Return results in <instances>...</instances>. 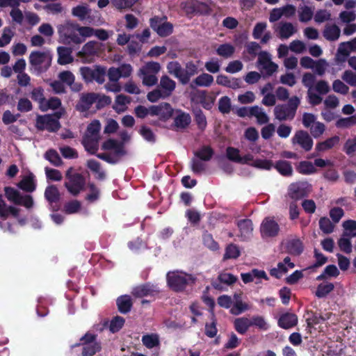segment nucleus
<instances>
[{
    "label": "nucleus",
    "mask_w": 356,
    "mask_h": 356,
    "mask_svg": "<svg viewBox=\"0 0 356 356\" xmlns=\"http://www.w3.org/2000/svg\"><path fill=\"white\" fill-rule=\"evenodd\" d=\"M167 284L173 291H184L188 286L195 283L196 278L192 274L182 270L170 271L166 275Z\"/></svg>",
    "instance_id": "f257e3e1"
},
{
    "label": "nucleus",
    "mask_w": 356,
    "mask_h": 356,
    "mask_svg": "<svg viewBox=\"0 0 356 356\" xmlns=\"http://www.w3.org/2000/svg\"><path fill=\"white\" fill-rule=\"evenodd\" d=\"M101 129L100 122L97 120L92 121L87 127L86 132L83 139V144L86 150L94 154L98 149V140Z\"/></svg>",
    "instance_id": "f03ea898"
},
{
    "label": "nucleus",
    "mask_w": 356,
    "mask_h": 356,
    "mask_svg": "<svg viewBox=\"0 0 356 356\" xmlns=\"http://www.w3.org/2000/svg\"><path fill=\"white\" fill-rule=\"evenodd\" d=\"M79 25L66 22L58 28L60 39L65 44H81L83 42V38L79 35Z\"/></svg>",
    "instance_id": "7ed1b4c3"
},
{
    "label": "nucleus",
    "mask_w": 356,
    "mask_h": 356,
    "mask_svg": "<svg viewBox=\"0 0 356 356\" xmlns=\"http://www.w3.org/2000/svg\"><path fill=\"white\" fill-rule=\"evenodd\" d=\"M160 70L161 65L159 63L147 62L139 69L138 75L142 79L144 86H152L158 81L156 74L159 73Z\"/></svg>",
    "instance_id": "20e7f679"
},
{
    "label": "nucleus",
    "mask_w": 356,
    "mask_h": 356,
    "mask_svg": "<svg viewBox=\"0 0 356 356\" xmlns=\"http://www.w3.org/2000/svg\"><path fill=\"white\" fill-rule=\"evenodd\" d=\"M52 54L49 51H34L30 54L29 63L38 72H45L51 65Z\"/></svg>",
    "instance_id": "39448f33"
},
{
    "label": "nucleus",
    "mask_w": 356,
    "mask_h": 356,
    "mask_svg": "<svg viewBox=\"0 0 356 356\" xmlns=\"http://www.w3.org/2000/svg\"><path fill=\"white\" fill-rule=\"evenodd\" d=\"M65 113L63 108H60L57 112L55 113L56 119H54L51 115H44L43 116H38L36 121V127L41 130H48L54 131L57 130L59 127L58 119Z\"/></svg>",
    "instance_id": "423d86ee"
},
{
    "label": "nucleus",
    "mask_w": 356,
    "mask_h": 356,
    "mask_svg": "<svg viewBox=\"0 0 356 356\" xmlns=\"http://www.w3.org/2000/svg\"><path fill=\"white\" fill-rule=\"evenodd\" d=\"M72 168H70L66 172V178L67 181H65V186L67 188L69 193L73 195H78L83 189L85 186V180L82 175L80 174H74Z\"/></svg>",
    "instance_id": "0eeeda50"
},
{
    "label": "nucleus",
    "mask_w": 356,
    "mask_h": 356,
    "mask_svg": "<svg viewBox=\"0 0 356 356\" xmlns=\"http://www.w3.org/2000/svg\"><path fill=\"white\" fill-rule=\"evenodd\" d=\"M311 192V186L307 182L291 184L288 188L287 197L293 201L300 200Z\"/></svg>",
    "instance_id": "6e6552de"
},
{
    "label": "nucleus",
    "mask_w": 356,
    "mask_h": 356,
    "mask_svg": "<svg viewBox=\"0 0 356 356\" xmlns=\"http://www.w3.org/2000/svg\"><path fill=\"white\" fill-rule=\"evenodd\" d=\"M101 44L96 41H89L86 43L77 53V56L83 63L92 60V57L97 56L101 50Z\"/></svg>",
    "instance_id": "1a4fd4ad"
},
{
    "label": "nucleus",
    "mask_w": 356,
    "mask_h": 356,
    "mask_svg": "<svg viewBox=\"0 0 356 356\" xmlns=\"http://www.w3.org/2000/svg\"><path fill=\"white\" fill-rule=\"evenodd\" d=\"M355 51H356V38L350 41L340 43L335 56L336 63L345 62L348 56Z\"/></svg>",
    "instance_id": "9d476101"
},
{
    "label": "nucleus",
    "mask_w": 356,
    "mask_h": 356,
    "mask_svg": "<svg viewBox=\"0 0 356 356\" xmlns=\"http://www.w3.org/2000/svg\"><path fill=\"white\" fill-rule=\"evenodd\" d=\"M83 341V352L84 356H92L101 349L99 343L96 341L95 335L86 334L81 338Z\"/></svg>",
    "instance_id": "9b49d317"
},
{
    "label": "nucleus",
    "mask_w": 356,
    "mask_h": 356,
    "mask_svg": "<svg viewBox=\"0 0 356 356\" xmlns=\"http://www.w3.org/2000/svg\"><path fill=\"white\" fill-rule=\"evenodd\" d=\"M257 64L258 67L265 70L268 76L272 75L278 69V65L271 60V56L266 51L259 54Z\"/></svg>",
    "instance_id": "f8f14e48"
},
{
    "label": "nucleus",
    "mask_w": 356,
    "mask_h": 356,
    "mask_svg": "<svg viewBox=\"0 0 356 356\" xmlns=\"http://www.w3.org/2000/svg\"><path fill=\"white\" fill-rule=\"evenodd\" d=\"M279 230L278 224L273 219L269 218H265L260 226L261 235L264 238L277 236Z\"/></svg>",
    "instance_id": "ddd939ff"
},
{
    "label": "nucleus",
    "mask_w": 356,
    "mask_h": 356,
    "mask_svg": "<svg viewBox=\"0 0 356 356\" xmlns=\"http://www.w3.org/2000/svg\"><path fill=\"white\" fill-rule=\"evenodd\" d=\"M275 31L280 39L286 40L296 34L298 29L291 22H281L275 26Z\"/></svg>",
    "instance_id": "4468645a"
},
{
    "label": "nucleus",
    "mask_w": 356,
    "mask_h": 356,
    "mask_svg": "<svg viewBox=\"0 0 356 356\" xmlns=\"http://www.w3.org/2000/svg\"><path fill=\"white\" fill-rule=\"evenodd\" d=\"M292 143L298 144L305 151H309L313 146V140L305 131H298L292 138Z\"/></svg>",
    "instance_id": "2eb2a0df"
},
{
    "label": "nucleus",
    "mask_w": 356,
    "mask_h": 356,
    "mask_svg": "<svg viewBox=\"0 0 356 356\" xmlns=\"http://www.w3.org/2000/svg\"><path fill=\"white\" fill-rule=\"evenodd\" d=\"M151 27L162 37L167 36L172 32V26L168 22H163L157 18L151 19Z\"/></svg>",
    "instance_id": "dca6fc26"
},
{
    "label": "nucleus",
    "mask_w": 356,
    "mask_h": 356,
    "mask_svg": "<svg viewBox=\"0 0 356 356\" xmlns=\"http://www.w3.org/2000/svg\"><path fill=\"white\" fill-rule=\"evenodd\" d=\"M17 187L24 191L28 193L33 192L36 188V181L35 175L31 172L24 175L22 180L17 184Z\"/></svg>",
    "instance_id": "f3484780"
},
{
    "label": "nucleus",
    "mask_w": 356,
    "mask_h": 356,
    "mask_svg": "<svg viewBox=\"0 0 356 356\" xmlns=\"http://www.w3.org/2000/svg\"><path fill=\"white\" fill-rule=\"evenodd\" d=\"M172 115V108L168 103H162L159 105L152 106V115L159 117L161 120H168Z\"/></svg>",
    "instance_id": "a211bd4d"
},
{
    "label": "nucleus",
    "mask_w": 356,
    "mask_h": 356,
    "mask_svg": "<svg viewBox=\"0 0 356 356\" xmlns=\"http://www.w3.org/2000/svg\"><path fill=\"white\" fill-rule=\"evenodd\" d=\"M93 92L81 95L76 106V110L81 113L87 112L91 108L92 105L95 104Z\"/></svg>",
    "instance_id": "6ab92c4d"
},
{
    "label": "nucleus",
    "mask_w": 356,
    "mask_h": 356,
    "mask_svg": "<svg viewBox=\"0 0 356 356\" xmlns=\"http://www.w3.org/2000/svg\"><path fill=\"white\" fill-rule=\"evenodd\" d=\"M275 116L279 120H291L295 116L294 108L286 105H278L274 109Z\"/></svg>",
    "instance_id": "aec40b11"
},
{
    "label": "nucleus",
    "mask_w": 356,
    "mask_h": 356,
    "mask_svg": "<svg viewBox=\"0 0 356 356\" xmlns=\"http://www.w3.org/2000/svg\"><path fill=\"white\" fill-rule=\"evenodd\" d=\"M294 264L291 262L290 258L286 257L282 262L277 264V268H273L270 270V274L277 278H280L286 274L289 269L294 268Z\"/></svg>",
    "instance_id": "412c9836"
},
{
    "label": "nucleus",
    "mask_w": 356,
    "mask_h": 356,
    "mask_svg": "<svg viewBox=\"0 0 356 356\" xmlns=\"http://www.w3.org/2000/svg\"><path fill=\"white\" fill-rule=\"evenodd\" d=\"M91 10L88 5H79L72 9V15L77 17L81 21H88L90 22Z\"/></svg>",
    "instance_id": "4be33fe9"
},
{
    "label": "nucleus",
    "mask_w": 356,
    "mask_h": 356,
    "mask_svg": "<svg viewBox=\"0 0 356 356\" xmlns=\"http://www.w3.org/2000/svg\"><path fill=\"white\" fill-rule=\"evenodd\" d=\"M102 149L105 151H109L116 156H121L124 154L123 145L114 139L106 140L102 144Z\"/></svg>",
    "instance_id": "5701e85b"
},
{
    "label": "nucleus",
    "mask_w": 356,
    "mask_h": 356,
    "mask_svg": "<svg viewBox=\"0 0 356 356\" xmlns=\"http://www.w3.org/2000/svg\"><path fill=\"white\" fill-rule=\"evenodd\" d=\"M216 83L218 85L223 86L234 90L241 88L242 82L238 78H229L228 76L220 74L216 77Z\"/></svg>",
    "instance_id": "b1692460"
},
{
    "label": "nucleus",
    "mask_w": 356,
    "mask_h": 356,
    "mask_svg": "<svg viewBox=\"0 0 356 356\" xmlns=\"http://www.w3.org/2000/svg\"><path fill=\"white\" fill-rule=\"evenodd\" d=\"M238 227L239 236L242 240L249 239L252 236L253 225L250 220L244 219L238 221Z\"/></svg>",
    "instance_id": "393cba45"
},
{
    "label": "nucleus",
    "mask_w": 356,
    "mask_h": 356,
    "mask_svg": "<svg viewBox=\"0 0 356 356\" xmlns=\"http://www.w3.org/2000/svg\"><path fill=\"white\" fill-rule=\"evenodd\" d=\"M168 72L179 79L182 83H186L188 81V77L184 76L181 65L177 61H171L167 65Z\"/></svg>",
    "instance_id": "a878e982"
},
{
    "label": "nucleus",
    "mask_w": 356,
    "mask_h": 356,
    "mask_svg": "<svg viewBox=\"0 0 356 356\" xmlns=\"http://www.w3.org/2000/svg\"><path fill=\"white\" fill-rule=\"evenodd\" d=\"M72 49L65 47H58L57 48L58 53V63L61 65L72 63L74 61V58L72 55Z\"/></svg>",
    "instance_id": "bb28decb"
},
{
    "label": "nucleus",
    "mask_w": 356,
    "mask_h": 356,
    "mask_svg": "<svg viewBox=\"0 0 356 356\" xmlns=\"http://www.w3.org/2000/svg\"><path fill=\"white\" fill-rule=\"evenodd\" d=\"M250 306L246 302L241 300V296L234 294L233 296V306L231 307L230 312L234 315H238L247 310Z\"/></svg>",
    "instance_id": "cd10ccee"
},
{
    "label": "nucleus",
    "mask_w": 356,
    "mask_h": 356,
    "mask_svg": "<svg viewBox=\"0 0 356 356\" xmlns=\"http://www.w3.org/2000/svg\"><path fill=\"white\" fill-rule=\"evenodd\" d=\"M58 78L63 83L70 86L74 91H79L81 89V84L74 83V76L70 71H63L59 73Z\"/></svg>",
    "instance_id": "c85d7f7f"
},
{
    "label": "nucleus",
    "mask_w": 356,
    "mask_h": 356,
    "mask_svg": "<svg viewBox=\"0 0 356 356\" xmlns=\"http://www.w3.org/2000/svg\"><path fill=\"white\" fill-rule=\"evenodd\" d=\"M250 115L251 117L256 118L257 122L259 124H266L269 121V117L264 109L259 106L250 107Z\"/></svg>",
    "instance_id": "c756f323"
},
{
    "label": "nucleus",
    "mask_w": 356,
    "mask_h": 356,
    "mask_svg": "<svg viewBox=\"0 0 356 356\" xmlns=\"http://www.w3.org/2000/svg\"><path fill=\"white\" fill-rule=\"evenodd\" d=\"M297 322L298 318L295 314L286 313L280 316L278 321V325L282 328L289 329L295 326Z\"/></svg>",
    "instance_id": "7c9ffc66"
},
{
    "label": "nucleus",
    "mask_w": 356,
    "mask_h": 356,
    "mask_svg": "<svg viewBox=\"0 0 356 356\" xmlns=\"http://www.w3.org/2000/svg\"><path fill=\"white\" fill-rule=\"evenodd\" d=\"M175 82L170 79L168 76H163L161 78L159 88L161 90L162 92H163L167 97L172 94L175 88Z\"/></svg>",
    "instance_id": "2f4dec72"
},
{
    "label": "nucleus",
    "mask_w": 356,
    "mask_h": 356,
    "mask_svg": "<svg viewBox=\"0 0 356 356\" xmlns=\"http://www.w3.org/2000/svg\"><path fill=\"white\" fill-rule=\"evenodd\" d=\"M341 33L340 29L335 24L325 26L323 34L325 38L330 41H335L339 39Z\"/></svg>",
    "instance_id": "473e14b6"
},
{
    "label": "nucleus",
    "mask_w": 356,
    "mask_h": 356,
    "mask_svg": "<svg viewBox=\"0 0 356 356\" xmlns=\"http://www.w3.org/2000/svg\"><path fill=\"white\" fill-rule=\"evenodd\" d=\"M130 98L124 95H118L115 97L113 108L118 113H121L127 109V105L130 103Z\"/></svg>",
    "instance_id": "72a5a7b5"
},
{
    "label": "nucleus",
    "mask_w": 356,
    "mask_h": 356,
    "mask_svg": "<svg viewBox=\"0 0 356 356\" xmlns=\"http://www.w3.org/2000/svg\"><path fill=\"white\" fill-rule=\"evenodd\" d=\"M158 290L156 286H150L149 284L140 285L134 289L133 293L137 297H143L149 295H153L157 292Z\"/></svg>",
    "instance_id": "f704fd0d"
},
{
    "label": "nucleus",
    "mask_w": 356,
    "mask_h": 356,
    "mask_svg": "<svg viewBox=\"0 0 356 356\" xmlns=\"http://www.w3.org/2000/svg\"><path fill=\"white\" fill-rule=\"evenodd\" d=\"M235 330L240 334H245L251 326V319L245 317L237 318L234 321Z\"/></svg>",
    "instance_id": "c9c22d12"
},
{
    "label": "nucleus",
    "mask_w": 356,
    "mask_h": 356,
    "mask_svg": "<svg viewBox=\"0 0 356 356\" xmlns=\"http://www.w3.org/2000/svg\"><path fill=\"white\" fill-rule=\"evenodd\" d=\"M213 82V77L207 73H202L197 76L191 84L199 87H209Z\"/></svg>",
    "instance_id": "e433bc0d"
},
{
    "label": "nucleus",
    "mask_w": 356,
    "mask_h": 356,
    "mask_svg": "<svg viewBox=\"0 0 356 356\" xmlns=\"http://www.w3.org/2000/svg\"><path fill=\"white\" fill-rule=\"evenodd\" d=\"M339 141L338 136H333L325 141L320 142L316 145V150L318 152H323L334 147Z\"/></svg>",
    "instance_id": "4c0bfd02"
},
{
    "label": "nucleus",
    "mask_w": 356,
    "mask_h": 356,
    "mask_svg": "<svg viewBox=\"0 0 356 356\" xmlns=\"http://www.w3.org/2000/svg\"><path fill=\"white\" fill-rule=\"evenodd\" d=\"M286 248L289 253L294 255L300 254L303 250L301 241L296 238L289 240L286 244Z\"/></svg>",
    "instance_id": "58836bf2"
},
{
    "label": "nucleus",
    "mask_w": 356,
    "mask_h": 356,
    "mask_svg": "<svg viewBox=\"0 0 356 356\" xmlns=\"http://www.w3.org/2000/svg\"><path fill=\"white\" fill-rule=\"evenodd\" d=\"M299 20L301 22L310 21L314 16V8L307 6H300L298 10Z\"/></svg>",
    "instance_id": "ea45409f"
},
{
    "label": "nucleus",
    "mask_w": 356,
    "mask_h": 356,
    "mask_svg": "<svg viewBox=\"0 0 356 356\" xmlns=\"http://www.w3.org/2000/svg\"><path fill=\"white\" fill-rule=\"evenodd\" d=\"M61 106V102L60 100L57 97H51L49 99H45L44 101L41 103V106L40 108L42 111H47L49 109H56V108H60Z\"/></svg>",
    "instance_id": "a19ab883"
},
{
    "label": "nucleus",
    "mask_w": 356,
    "mask_h": 356,
    "mask_svg": "<svg viewBox=\"0 0 356 356\" xmlns=\"http://www.w3.org/2000/svg\"><path fill=\"white\" fill-rule=\"evenodd\" d=\"M216 51L218 56L224 58H229L234 54L235 47L231 44L225 43L219 45Z\"/></svg>",
    "instance_id": "79ce46f5"
},
{
    "label": "nucleus",
    "mask_w": 356,
    "mask_h": 356,
    "mask_svg": "<svg viewBox=\"0 0 356 356\" xmlns=\"http://www.w3.org/2000/svg\"><path fill=\"white\" fill-rule=\"evenodd\" d=\"M343 228V234L348 237L356 236V221L353 220H346L342 223Z\"/></svg>",
    "instance_id": "37998d69"
},
{
    "label": "nucleus",
    "mask_w": 356,
    "mask_h": 356,
    "mask_svg": "<svg viewBox=\"0 0 356 356\" xmlns=\"http://www.w3.org/2000/svg\"><path fill=\"white\" fill-rule=\"evenodd\" d=\"M117 305L121 313H127L132 305L131 298L129 296H120L117 300Z\"/></svg>",
    "instance_id": "c03bdc74"
},
{
    "label": "nucleus",
    "mask_w": 356,
    "mask_h": 356,
    "mask_svg": "<svg viewBox=\"0 0 356 356\" xmlns=\"http://www.w3.org/2000/svg\"><path fill=\"white\" fill-rule=\"evenodd\" d=\"M231 99L227 96H223L218 100V110L223 114H228L232 111Z\"/></svg>",
    "instance_id": "a18cd8bd"
},
{
    "label": "nucleus",
    "mask_w": 356,
    "mask_h": 356,
    "mask_svg": "<svg viewBox=\"0 0 356 356\" xmlns=\"http://www.w3.org/2000/svg\"><path fill=\"white\" fill-rule=\"evenodd\" d=\"M328 67V62L324 58H321L316 60L313 70L317 75L323 76L326 72Z\"/></svg>",
    "instance_id": "49530a36"
},
{
    "label": "nucleus",
    "mask_w": 356,
    "mask_h": 356,
    "mask_svg": "<svg viewBox=\"0 0 356 356\" xmlns=\"http://www.w3.org/2000/svg\"><path fill=\"white\" fill-rule=\"evenodd\" d=\"M191 122V117L188 114L181 113L175 118V124L177 128H185Z\"/></svg>",
    "instance_id": "de8ad7c7"
},
{
    "label": "nucleus",
    "mask_w": 356,
    "mask_h": 356,
    "mask_svg": "<svg viewBox=\"0 0 356 356\" xmlns=\"http://www.w3.org/2000/svg\"><path fill=\"white\" fill-rule=\"evenodd\" d=\"M106 68L99 65L93 66L92 81L99 83H104L105 80Z\"/></svg>",
    "instance_id": "09e8293b"
},
{
    "label": "nucleus",
    "mask_w": 356,
    "mask_h": 356,
    "mask_svg": "<svg viewBox=\"0 0 356 356\" xmlns=\"http://www.w3.org/2000/svg\"><path fill=\"white\" fill-rule=\"evenodd\" d=\"M143 343L147 348H152L159 345V340L158 335L155 334H147L142 338Z\"/></svg>",
    "instance_id": "8fccbe9b"
},
{
    "label": "nucleus",
    "mask_w": 356,
    "mask_h": 356,
    "mask_svg": "<svg viewBox=\"0 0 356 356\" xmlns=\"http://www.w3.org/2000/svg\"><path fill=\"white\" fill-rule=\"evenodd\" d=\"M4 191L5 195L9 201L13 202L16 204L19 202V200L22 194L17 190L11 187H6Z\"/></svg>",
    "instance_id": "3c124183"
},
{
    "label": "nucleus",
    "mask_w": 356,
    "mask_h": 356,
    "mask_svg": "<svg viewBox=\"0 0 356 356\" xmlns=\"http://www.w3.org/2000/svg\"><path fill=\"white\" fill-rule=\"evenodd\" d=\"M44 196L49 202H56L59 199V192L54 186H48L44 192Z\"/></svg>",
    "instance_id": "603ef678"
},
{
    "label": "nucleus",
    "mask_w": 356,
    "mask_h": 356,
    "mask_svg": "<svg viewBox=\"0 0 356 356\" xmlns=\"http://www.w3.org/2000/svg\"><path fill=\"white\" fill-rule=\"evenodd\" d=\"M350 238L351 237L344 236L343 234L339 238L338 245L341 251L346 253H350L352 252V243Z\"/></svg>",
    "instance_id": "864d4df0"
},
{
    "label": "nucleus",
    "mask_w": 356,
    "mask_h": 356,
    "mask_svg": "<svg viewBox=\"0 0 356 356\" xmlns=\"http://www.w3.org/2000/svg\"><path fill=\"white\" fill-rule=\"evenodd\" d=\"M355 124L356 113L350 117L341 118L336 122V126L339 128H348Z\"/></svg>",
    "instance_id": "5fc2aeb1"
},
{
    "label": "nucleus",
    "mask_w": 356,
    "mask_h": 356,
    "mask_svg": "<svg viewBox=\"0 0 356 356\" xmlns=\"http://www.w3.org/2000/svg\"><path fill=\"white\" fill-rule=\"evenodd\" d=\"M334 289V285L332 283H323L318 285L316 291V296L318 298H323L327 296Z\"/></svg>",
    "instance_id": "6e6d98bb"
},
{
    "label": "nucleus",
    "mask_w": 356,
    "mask_h": 356,
    "mask_svg": "<svg viewBox=\"0 0 356 356\" xmlns=\"http://www.w3.org/2000/svg\"><path fill=\"white\" fill-rule=\"evenodd\" d=\"M298 170L301 174L309 175L314 173L316 168L312 163L309 161H302L298 165Z\"/></svg>",
    "instance_id": "4d7b16f0"
},
{
    "label": "nucleus",
    "mask_w": 356,
    "mask_h": 356,
    "mask_svg": "<svg viewBox=\"0 0 356 356\" xmlns=\"http://www.w3.org/2000/svg\"><path fill=\"white\" fill-rule=\"evenodd\" d=\"M93 95L95 96V103H96V107L97 108H100L111 103V99L108 96L94 92Z\"/></svg>",
    "instance_id": "13d9d810"
},
{
    "label": "nucleus",
    "mask_w": 356,
    "mask_h": 356,
    "mask_svg": "<svg viewBox=\"0 0 356 356\" xmlns=\"http://www.w3.org/2000/svg\"><path fill=\"white\" fill-rule=\"evenodd\" d=\"M112 5L118 10L127 9L134 6L136 0H111Z\"/></svg>",
    "instance_id": "bf43d9fd"
},
{
    "label": "nucleus",
    "mask_w": 356,
    "mask_h": 356,
    "mask_svg": "<svg viewBox=\"0 0 356 356\" xmlns=\"http://www.w3.org/2000/svg\"><path fill=\"white\" fill-rule=\"evenodd\" d=\"M213 154V150L210 147L204 146L195 153V155L201 160L209 161L212 157Z\"/></svg>",
    "instance_id": "052dcab7"
},
{
    "label": "nucleus",
    "mask_w": 356,
    "mask_h": 356,
    "mask_svg": "<svg viewBox=\"0 0 356 356\" xmlns=\"http://www.w3.org/2000/svg\"><path fill=\"white\" fill-rule=\"evenodd\" d=\"M289 48L293 53L302 54L306 50V45L302 41L295 40L289 44Z\"/></svg>",
    "instance_id": "680f3d73"
},
{
    "label": "nucleus",
    "mask_w": 356,
    "mask_h": 356,
    "mask_svg": "<svg viewBox=\"0 0 356 356\" xmlns=\"http://www.w3.org/2000/svg\"><path fill=\"white\" fill-rule=\"evenodd\" d=\"M311 134L314 138H319L321 136L325 130V126L323 123L317 121L314 124L309 128Z\"/></svg>",
    "instance_id": "e2e57ef3"
},
{
    "label": "nucleus",
    "mask_w": 356,
    "mask_h": 356,
    "mask_svg": "<svg viewBox=\"0 0 356 356\" xmlns=\"http://www.w3.org/2000/svg\"><path fill=\"white\" fill-rule=\"evenodd\" d=\"M238 101L242 104H250L254 102L256 97L253 92L246 91L245 92L238 95Z\"/></svg>",
    "instance_id": "0e129e2a"
},
{
    "label": "nucleus",
    "mask_w": 356,
    "mask_h": 356,
    "mask_svg": "<svg viewBox=\"0 0 356 356\" xmlns=\"http://www.w3.org/2000/svg\"><path fill=\"white\" fill-rule=\"evenodd\" d=\"M320 229L325 234L332 233L334 230V225L327 218H321L319 220Z\"/></svg>",
    "instance_id": "69168bd1"
},
{
    "label": "nucleus",
    "mask_w": 356,
    "mask_h": 356,
    "mask_svg": "<svg viewBox=\"0 0 356 356\" xmlns=\"http://www.w3.org/2000/svg\"><path fill=\"white\" fill-rule=\"evenodd\" d=\"M81 209V203L77 200L67 202L64 206V211L67 214H72L79 212Z\"/></svg>",
    "instance_id": "338daca9"
},
{
    "label": "nucleus",
    "mask_w": 356,
    "mask_h": 356,
    "mask_svg": "<svg viewBox=\"0 0 356 356\" xmlns=\"http://www.w3.org/2000/svg\"><path fill=\"white\" fill-rule=\"evenodd\" d=\"M341 78L350 86L356 87V73L350 70H346Z\"/></svg>",
    "instance_id": "774afa93"
}]
</instances>
